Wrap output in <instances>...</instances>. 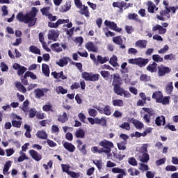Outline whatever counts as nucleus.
<instances>
[{
    "label": "nucleus",
    "mask_w": 178,
    "mask_h": 178,
    "mask_svg": "<svg viewBox=\"0 0 178 178\" xmlns=\"http://www.w3.org/2000/svg\"><path fill=\"white\" fill-rule=\"evenodd\" d=\"M37 13H38V10L35 7H32L31 10L26 13V15L23 14V12H19L16 15V19L20 23H25V24H29V27L32 26H35L37 23Z\"/></svg>",
    "instance_id": "nucleus-1"
},
{
    "label": "nucleus",
    "mask_w": 178,
    "mask_h": 178,
    "mask_svg": "<svg viewBox=\"0 0 178 178\" xmlns=\"http://www.w3.org/2000/svg\"><path fill=\"white\" fill-rule=\"evenodd\" d=\"M113 79L112 86H113V87L122 86V84H123V80H122V77H120V74L119 73L113 74Z\"/></svg>",
    "instance_id": "nucleus-10"
},
{
    "label": "nucleus",
    "mask_w": 178,
    "mask_h": 178,
    "mask_svg": "<svg viewBox=\"0 0 178 178\" xmlns=\"http://www.w3.org/2000/svg\"><path fill=\"white\" fill-rule=\"evenodd\" d=\"M169 51V46L168 44L164 45V47L158 51V54H166Z\"/></svg>",
    "instance_id": "nucleus-62"
},
{
    "label": "nucleus",
    "mask_w": 178,
    "mask_h": 178,
    "mask_svg": "<svg viewBox=\"0 0 178 178\" xmlns=\"http://www.w3.org/2000/svg\"><path fill=\"white\" fill-rule=\"evenodd\" d=\"M96 124H100L103 127H106L108 125L106 117H102L101 118H96Z\"/></svg>",
    "instance_id": "nucleus-23"
},
{
    "label": "nucleus",
    "mask_w": 178,
    "mask_h": 178,
    "mask_svg": "<svg viewBox=\"0 0 178 178\" xmlns=\"http://www.w3.org/2000/svg\"><path fill=\"white\" fill-rule=\"evenodd\" d=\"M97 111H98L99 113L101 115H106V116H111L112 115V108H111V106L106 105L104 107L97 106L95 107Z\"/></svg>",
    "instance_id": "nucleus-6"
},
{
    "label": "nucleus",
    "mask_w": 178,
    "mask_h": 178,
    "mask_svg": "<svg viewBox=\"0 0 178 178\" xmlns=\"http://www.w3.org/2000/svg\"><path fill=\"white\" fill-rule=\"evenodd\" d=\"M100 74L103 79H105L106 80H108L109 76H111V73H109L108 71H101Z\"/></svg>",
    "instance_id": "nucleus-61"
},
{
    "label": "nucleus",
    "mask_w": 178,
    "mask_h": 178,
    "mask_svg": "<svg viewBox=\"0 0 178 178\" xmlns=\"http://www.w3.org/2000/svg\"><path fill=\"white\" fill-rule=\"evenodd\" d=\"M69 62L67 61V58H63L59 60V62H57L56 64L60 67H63L65 65H67Z\"/></svg>",
    "instance_id": "nucleus-44"
},
{
    "label": "nucleus",
    "mask_w": 178,
    "mask_h": 178,
    "mask_svg": "<svg viewBox=\"0 0 178 178\" xmlns=\"http://www.w3.org/2000/svg\"><path fill=\"white\" fill-rule=\"evenodd\" d=\"M110 65L113 66V67H116L119 66V64L118 63V56H113L109 60Z\"/></svg>",
    "instance_id": "nucleus-38"
},
{
    "label": "nucleus",
    "mask_w": 178,
    "mask_h": 178,
    "mask_svg": "<svg viewBox=\"0 0 178 178\" xmlns=\"http://www.w3.org/2000/svg\"><path fill=\"white\" fill-rule=\"evenodd\" d=\"M67 175L72 178H79L80 177V172H75L73 171H70Z\"/></svg>",
    "instance_id": "nucleus-63"
},
{
    "label": "nucleus",
    "mask_w": 178,
    "mask_h": 178,
    "mask_svg": "<svg viewBox=\"0 0 178 178\" xmlns=\"http://www.w3.org/2000/svg\"><path fill=\"white\" fill-rule=\"evenodd\" d=\"M133 123L138 130H141L144 127V124L138 120H134Z\"/></svg>",
    "instance_id": "nucleus-45"
},
{
    "label": "nucleus",
    "mask_w": 178,
    "mask_h": 178,
    "mask_svg": "<svg viewBox=\"0 0 178 178\" xmlns=\"http://www.w3.org/2000/svg\"><path fill=\"white\" fill-rule=\"evenodd\" d=\"M121 85H118L117 86H113V91L115 94H117V95H120V97H123V92L124 91V89L122 87H120Z\"/></svg>",
    "instance_id": "nucleus-27"
},
{
    "label": "nucleus",
    "mask_w": 178,
    "mask_h": 178,
    "mask_svg": "<svg viewBox=\"0 0 178 178\" xmlns=\"http://www.w3.org/2000/svg\"><path fill=\"white\" fill-rule=\"evenodd\" d=\"M88 115L89 116H91L92 118H95L97 115H98V111L94 108H89L88 109Z\"/></svg>",
    "instance_id": "nucleus-54"
},
{
    "label": "nucleus",
    "mask_w": 178,
    "mask_h": 178,
    "mask_svg": "<svg viewBox=\"0 0 178 178\" xmlns=\"http://www.w3.org/2000/svg\"><path fill=\"white\" fill-rule=\"evenodd\" d=\"M127 172L129 173L130 176H138V175H140V171H138V170L131 167L128 169Z\"/></svg>",
    "instance_id": "nucleus-39"
},
{
    "label": "nucleus",
    "mask_w": 178,
    "mask_h": 178,
    "mask_svg": "<svg viewBox=\"0 0 178 178\" xmlns=\"http://www.w3.org/2000/svg\"><path fill=\"white\" fill-rule=\"evenodd\" d=\"M152 98L156 99V102L159 104L162 98H163V94L161 91H156L152 94Z\"/></svg>",
    "instance_id": "nucleus-19"
},
{
    "label": "nucleus",
    "mask_w": 178,
    "mask_h": 178,
    "mask_svg": "<svg viewBox=\"0 0 178 178\" xmlns=\"http://www.w3.org/2000/svg\"><path fill=\"white\" fill-rule=\"evenodd\" d=\"M15 86L16 87L17 90L19 91V92H22L23 94H26V92H27V88L24 87V85H23L22 82L15 81Z\"/></svg>",
    "instance_id": "nucleus-15"
},
{
    "label": "nucleus",
    "mask_w": 178,
    "mask_h": 178,
    "mask_svg": "<svg viewBox=\"0 0 178 178\" xmlns=\"http://www.w3.org/2000/svg\"><path fill=\"white\" fill-rule=\"evenodd\" d=\"M35 98L40 99L42 97H44L45 95L44 90L41 88H37L34 90Z\"/></svg>",
    "instance_id": "nucleus-28"
},
{
    "label": "nucleus",
    "mask_w": 178,
    "mask_h": 178,
    "mask_svg": "<svg viewBox=\"0 0 178 178\" xmlns=\"http://www.w3.org/2000/svg\"><path fill=\"white\" fill-rule=\"evenodd\" d=\"M51 49L54 52H62L63 49L60 47V44L59 43H54L51 45Z\"/></svg>",
    "instance_id": "nucleus-29"
},
{
    "label": "nucleus",
    "mask_w": 178,
    "mask_h": 178,
    "mask_svg": "<svg viewBox=\"0 0 178 178\" xmlns=\"http://www.w3.org/2000/svg\"><path fill=\"white\" fill-rule=\"evenodd\" d=\"M140 81H144V83H147V81H149L151 80V77L145 74H142L140 76Z\"/></svg>",
    "instance_id": "nucleus-50"
},
{
    "label": "nucleus",
    "mask_w": 178,
    "mask_h": 178,
    "mask_svg": "<svg viewBox=\"0 0 178 178\" xmlns=\"http://www.w3.org/2000/svg\"><path fill=\"white\" fill-rule=\"evenodd\" d=\"M27 77L28 76H26V74H24V76H22L20 77V80H21L23 86H29V80L27 79Z\"/></svg>",
    "instance_id": "nucleus-53"
},
{
    "label": "nucleus",
    "mask_w": 178,
    "mask_h": 178,
    "mask_svg": "<svg viewBox=\"0 0 178 178\" xmlns=\"http://www.w3.org/2000/svg\"><path fill=\"white\" fill-rule=\"evenodd\" d=\"M30 102H29V100H25L23 103V106L22 110L23 112H29V104Z\"/></svg>",
    "instance_id": "nucleus-58"
},
{
    "label": "nucleus",
    "mask_w": 178,
    "mask_h": 178,
    "mask_svg": "<svg viewBox=\"0 0 178 178\" xmlns=\"http://www.w3.org/2000/svg\"><path fill=\"white\" fill-rule=\"evenodd\" d=\"M26 72H27V67L24 66H21V67L17 70V75L23 76V74H24Z\"/></svg>",
    "instance_id": "nucleus-52"
},
{
    "label": "nucleus",
    "mask_w": 178,
    "mask_h": 178,
    "mask_svg": "<svg viewBox=\"0 0 178 178\" xmlns=\"http://www.w3.org/2000/svg\"><path fill=\"white\" fill-rule=\"evenodd\" d=\"M120 129H124L129 131L130 130V124L129 122H123L121 125H120Z\"/></svg>",
    "instance_id": "nucleus-60"
},
{
    "label": "nucleus",
    "mask_w": 178,
    "mask_h": 178,
    "mask_svg": "<svg viewBox=\"0 0 178 178\" xmlns=\"http://www.w3.org/2000/svg\"><path fill=\"white\" fill-rule=\"evenodd\" d=\"M113 8H118V9H120V12L123 13V8L124 10L130 8V3H127L124 2V1H119L117 2H113Z\"/></svg>",
    "instance_id": "nucleus-7"
},
{
    "label": "nucleus",
    "mask_w": 178,
    "mask_h": 178,
    "mask_svg": "<svg viewBox=\"0 0 178 178\" xmlns=\"http://www.w3.org/2000/svg\"><path fill=\"white\" fill-rule=\"evenodd\" d=\"M129 63L131 65H136L139 67H145L148 65L149 60L148 58H143L141 57L137 58H131L129 60Z\"/></svg>",
    "instance_id": "nucleus-3"
},
{
    "label": "nucleus",
    "mask_w": 178,
    "mask_h": 178,
    "mask_svg": "<svg viewBox=\"0 0 178 178\" xmlns=\"http://www.w3.org/2000/svg\"><path fill=\"white\" fill-rule=\"evenodd\" d=\"M51 76L54 77V79H60L61 80H66L67 79V76H65L63 74V71H61L60 72H56V71L51 72Z\"/></svg>",
    "instance_id": "nucleus-20"
},
{
    "label": "nucleus",
    "mask_w": 178,
    "mask_h": 178,
    "mask_svg": "<svg viewBox=\"0 0 178 178\" xmlns=\"http://www.w3.org/2000/svg\"><path fill=\"white\" fill-rule=\"evenodd\" d=\"M148 161H149V154H148V153H143L140 159V162H143V163H147Z\"/></svg>",
    "instance_id": "nucleus-47"
},
{
    "label": "nucleus",
    "mask_w": 178,
    "mask_h": 178,
    "mask_svg": "<svg viewBox=\"0 0 178 178\" xmlns=\"http://www.w3.org/2000/svg\"><path fill=\"white\" fill-rule=\"evenodd\" d=\"M29 51L32 54H35V55H41V50L37 47V46L31 45L29 47Z\"/></svg>",
    "instance_id": "nucleus-36"
},
{
    "label": "nucleus",
    "mask_w": 178,
    "mask_h": 178,
    "mask_svg": "<svg viewBox=\"0 0 178 178\" xmlns=\"http://www.w3.org/2000/svg\"><path fill=\"white\" fill-rule=\"evenodd\" d=\"M128 19L129 20H134V22H136L137 23H141V19L138 18V15L136 13H129L128 15Z\"/></svg>",
    "instance_id": "nucleus-31"
},
{
    "label": "nucleus",
    "mask_w": 178,
    "mask_h": 178,
    "mask_svg": "<svg viewBox=\"0 0 178 178\" xmlns=\"http://www.w3.org/2000/svg\"><path fill=\"white\" fill-rule=\"evenodd\" d=\"M63 146L68 152H74L76 151L74 145L69 142H63Z\"/></svg>",
    "instance_id": "nucleus-14"
},
{
    "label": "nucleus",
    "mask_w": 178,
    "mask_h": 178,
    "mask_svg": "<svg viewBox=\"0 0 178 178\" xmlns=\"http://www.w3.org/2000/svg\"><path fill=\"white\" fill-rule=\"evenodd\" d=\"M105 26L109 27L111 30H113L114 31H117V33H120L122 31V28H118V24L115 23V22H111L108 20H105L104 22Z\"/></svg>",
    "instance_id": "nucleus-9"
},
{
    "label": "nucleus",
    "mask_w": 178,
    "mask_h": 178,
    "mask_svg": "<svg viewBox=\"0 0 178 178\" xmlns=\"http://www.w3.org/2000/svg\"><path fill=\"white\" fill-rule=\"evenodd\" d=\"M173 82H169L165 87V92L170 95L173 92Z\"/></svg>",
    "instance_id": "nucleus-33"
},
{
    "label": "nucleus",
    "mask_w": 178,
    "mask_h": 178,
    "mask_svg": "<svg viewBox=\"0 0 178 178\" xmlns=\"http://www.w3.org/2000/svg\"><path fill=\"white\" fill-rule=\"evenodd\" d=\"M29 155H31V158L34 159V161H36V162H40L41 159H42V155L40 154L38 152L31 149L29 150Z\"/></svg>",
    "instance_id": "nucleus-11"
},
{
    "label": "nucleus",
    "mask_w": 178,
    "mask_h": 178,
    "mask_svg": "<svg viewBox=\"0 0 178 178\" xmlns=\"http://www.w3.org/2000/svg\"><path fill=\"white\" fill-rule=\"evenodd\" d=\"M86 48L90 52H98V48H97V46L92 42H88L86 44Z\"/></svg>",
    "instance_id": "nucleus-18"
},
{
    "label": "nucleus",
    "mask_w": 178,
    "mask_h": 178,
    "mask_svg": "<svg viewBox=\"0 0 178 178\" xmlns=\"http://www.w3.org/2000/svg\"><path fill=\"white\" fill-rule=\"evenodd\" d=\"M99 145L100 147H102V151L103 153H108L110 152V151H112V148L115 147L113 145V143L104 139V140H102L99 143Z\"/></svg>",
    "instance_id": "nucleus-4"
},
{
    "label": "nucleus",
    "mask_w": 178,
    "mask_h": 178,
    "mask_svg": "<svg viewBox=\"0 0 178 178\" xmlns=\"http://www.w3.org/2000/svg\"><path fill=\"white\" fill-rule=\"evenodd\" d=\"M154 62L159 63V62H163V58L161 57L159 54H154L152 56Z\"/></svg>",
    "instance_id": "nucleus-46"
},
{
    "label": "nucleus",
    "mask_w": 178,
    "mask_h": 178,
    "mask_svg": "<svg viewBox=\"0 0 178 178\" xmlns=\"http://www.w3.org/2000/svg\"><path fill=\"white\" fill-rule=\"evenodd\" d=\"M113 42L114 44H116V45H120L123 44V39H122L121 36H115L113 38Z\"/></svg>",
    "instance_id": "nucleus-42"
},
{
    "label": "nucleus",
    "mask_w": 178,
    "mask_h": 178,
    "mask_svg": "<svg viewBox=\"0 0 178 178\" xmlns=\"http://www.w3.org/2000/svg\"><path fill=\"white\" fill-rule=\"evenodd\" d=\"M11 123H12L13 127L20 129V127H22V121L13 120Z\"/></svg>",
    "instance_id": "nucleus-56"
},
{
    "label": "nucleus",
    "mask_w": 178,
    "mask_h": 178,
    "mask_svg": "<svg viewBox=\"0 0 178 178\" xmlns=\"http://www.w3.org/2000/svg\"><path fill=\"white\" fill-rule=\"evenodd\" d=\"M81 76L82 79H84L86 81H98L99 80V75L98 74L84 72H82Z\"/></svg>",
    "instance_id": "nucleus-5"
},
{
    "label": "nucleus",
    "mask_w": 178,
    "mask_h": 178,
    "mask_svg": "<svg viewBox=\"0 0 178 178\" xmlns=\"http://www.w3.org/2000/svg\"><path fill=\"white\" fill-rule=\"evenodd\" d=\"M106 62H109V57H102L101 55H98L97 56L96 66L98 65H104V63H106Z\"/></svg>",
    "instance_id": "nucleus-16"
},
{
    "label": "nucleus",
    "mask_w": 178,
    "mask_h": 178,
    "mask_svg": "<svg viewBox=\"0 0 178 178\" xmlns=\"http://www.w3.org/2000/svg\"><path fill=\"white\" fill-rule=\"evenodd\" d=\"M143 111H144V112H147V113H148V116H154V115H155V113L154 111V109L152 108H148L147 107H143Z\"/></svg>",
    "instance_id": "nucleus-49"
},
{
    "label": "nucleus",
    "mask_w": 178,
    "mask_h": 178,
    "mask_svg": "<svg viewBox=\"0 0 178 178\" xmlns=\"http://www.w3.org/2000/svg\"><path fill=\"white\" fill-rule=\"evenodd\" d=\"M163 5H164V10L162 9L159 11V15H156V17L157 20H160L161 22H165L166 19H165V16L167 17V19H170V6H169V3L166 1H163Z\"/></svg>",
    "instance_id": "nucleus-2"
},
{
    "label": "nucleus",
    "mask_w": 178,
    "mask_h": 178,
    "mask_svg": "<svg viewBox=\"0 0 178 178\" xmlns=\"http://www.w3.org/2000/svg\"><path fill=\"white\" fill-rule=\"evenodd\" d=\"M25 74L27 77H30L32 80H37V75H35L33 72L27 71L25 72Z\"/></svg>",
    "instance_id": "nucleus-55"
},
{
    "label": "nucleus",
    "mask_w": 178,
    "mask_h": 178,
    "mask_svg": "<svg viewBox=\"0 0 178 178\" xmlns=\"http://www.w3.org/2000/svg\"><path fill=\"white\" fill-rule=\"evenodd\" d=\"M148 42L145 40H139L136 42L135 45L138 47V48H140L141 49L144 48H147V44Z\"/></svg>",
    "instance_id": "nucleus-24"
},
{
    "label": "nucleus",
    "mask_w": 178,
    "mask_h": 178,
    "mask_svg": "<svg viewBox=\"0 0 178 178\" xmlns=\"http://www.w3.org/2000/svg\"><path fill=\"white\" fill-rule=\"evenodd\" d=\"M128 162L129 165H131V166H137V160L134 157H131L129 159Z\"/></svg>",
    "instance_id": "nucleus-64"
},
{
    "label": "nucleus",
    "mask_w": 178,
    "mask_h": 178,
    "mask_svg": "<svg viewBox=\"0 0 178 178\" xmlns=\"http://www.w3.org/2000/svg\"><path fill=\"white\" fill-rule=\"evenodd\" d=\"M42 110L44 112H54V108L52 107L51 103L44 105Z\"/></svg>",
    "instance_id": "nucleus-41"
},
{
    "label": "nucleus",
    "mask_w": 178,
    "mask_h": 178,
    "mask_svg": "<svg viewBox=\"0 0 178 178\" xmlns=\"http://www.w3.org/2000/svg\"><path fill=\"white\" fill-rule=\"evenodd\" d=\"M87 145L84 144L81 146H80L79 147H78L79 151H80V152L81 154H83V155H87Z\"/></svg>",
    "instance_id": "nucleus-51"
},
{
    "label": "nucleus",
    "mask_w": 178,
    "mask_h": 178,
    "mask_svg": "<svg viewBox=\"0 0 178 178\" xmlns=\"http://www.w3.org/2000/svg\"><path fill=\"white\" fill-rule=\"evenodd\" d=\"M42 72L46 77H49V66L47 64L43 63L42 65Z\"/></svg>",
    "instance_id": "nucleus-32"
},
{
    "label": "nucleus",
    "mask_w": 178,
    "mask_h": 178,
    "mask_svg": "<svg viewBox=\"0 0 178 178\" xmlns=\"http://www.w3.org/2000/svg\"><path fill=\"white\" fill-rule=\"evenodd\" d=\"M36 136L38 138H40L41 140H47L48 138V135L44 131H38Z\"/></svg>",
    "instance_id": "nucleus-35"
},
{
    "label": "nucleus",
    "mask_w": 178,
    "mask_h": 178,
    "mask_svg": "<svg viewBox=\"0 0 178 178\" xmlns=\"http://www.w3.org/2000/svg\"><path fill=\"white\" fill-rule=\"evenodd\" d=\"M10 166H12V161H6V164L4 165V168L3 169V175H8V172H9V169H10Z\"/></svg>",
    "instance_id": "nucleus-37"
},
{
    "label": "nucleus",
    "mask_w": 178,
    "mask_h": 178,
    "mask_svg": "<svg viewBox=\"0 0 178 178\" xmlns=\"http://www.w3.org/2000/svg\"><path fill=\"white\" fill-rule=\"evenodd\" d=\"M49 7H44L40 10V12H42V14L44 16H46L47 17L48 15H49Z\"/></svg>",
    "instance_id": "nucleus-59"
},
{
    "label": "nucleus",
    "mask_w": 178,
    "mask_h": 178,
    "mask_svg": "<svg viewBox=\"0 0 178 178\" xmlns=\"http://www.w3.org/2000/svg\"><path fill=\"white\" fill-rule=\"evenodd\" d=\"M75 137L76 138H84L86 137V132L83 129H79L75 132Z\"/></svg>",
    "instance_id": "nucleus-34"
},
{
    "label": "nucleus",
    "mask_w": 178,
    "mask_h": 178,
    "mask_svg": "<svg viewBox=\"0 0 178 178\" xmlns=\"http://www.w3.org/2000/svg\"><path fill=\"white\" fill-rule=\"evenodd\" d=\"M155 123L156 124V126H162V123H163V126H165V124H166V120H165V116L161 115V116H158L156 118L155 120Z\"/></svg>",
    "instance_id": "nucleus-22"
},
{
    "label": "nucleus",
    "mask_w": 178,
    "mask_h": 178,
    "mask_svg": "<svg viewBox=\"0 0 178 178\" xmlns=\"http://www.w3.org/2000/svg\"><path fill=\"white\" fill-rule=\"evenodd\" d=\"M152 31H158V34L162 35L165 34L167 31L166 29L163 28V26L156 24L152 27Z\"/></svg>",
    "instance_id": "nucleus-17"
},
{
    "label": "nucleus",
    "mask_w": 178,
    "mask_h": 178,
    "mask_svg": "<svg viewBox=\"0 0 178 178\" xmlns=\"http://www.w3.org/2000/svg\"><path fill=\"white\" fill-rule=\"evenodd\" d=\"M59 37V33L55 31V29H51L48 33V40H51L52 41H56Z\"/></svg>",
    "instance_id": "nucleus-13"
},
{
    "label": "nucleus",
    "mask_w": 178,
    "mask_h": 178,
    "mask_svg": "<svg viewBox=\"0 0 178 178\" xmlns=\"http://www.w3.org/2000/svg\"><path fill=\"white\" fill-rule=\"evenodd\" d=\"M79 13L83 15L86 17H90V11L88 10V7L85 5H82V7L79 8Z\"/></svg>",
    "instance_id": "nucleus-25"
},
{
    "label": "nucleus",
    "mask_w": 178,
    "mask_h": 178,
    "mask_svg": "<svg viewBox=\"0 0 178 178\" xmlns=\"http://www.w3.org/2000/svg\"><path fill=\"white\" fill-rule=\"evenodd\" d=\"M157 68H158V74L159 77H162L163 76H165L166 74H169V73L172 72V69L163 65H159Z\"/></svg>",
    "instance_id": "nucleus-8"
},
{
    "label": "nucleus",
    "mask_w": 178,
    "mask_h": 178,
    "mask_svg": "<svg viewBox=\"0 0 178 178\" xmlns=\"http://www.w3.org/2000/svg\"><path fill=\"white\" fill-rule=\"evenodd\" d=\"M158 9L159 8L156 7V5H155L152 1H147V12L149 13H155V11L158 12Z\"/></svg>",
    "instance_id": "nucleus-12"
},
{
    "label": "nucleus",
    "mask_w": 178,
    "mask_h": 178,
    "mask_svg": "<svg viewBox=\"0 0 178 178\" xmlns=\"http://www.w3.org/2000/svg\"><path fill=\"white\" fill-rule=\"evenodd\" d=\"M126 144H127V142L126 141H122L120 143H118L117 144L118 148L120 151H124L126 149Z\"/></svg>",
    "instance_id": "nucleus-43"
},
{
    "label": "nucleus",
    "mask_w": 178,
    "mask_h": 178,
    "mask_svg": "<svg viewBox=\"0 0 178 178\" xmlns=\"http://www.w3.org/2000/svg\"><path fill=\"white\" fill-rule=\"evenodd\" d=\"M112 104H113V106L122 107V106H123V105H124V102H123V100L119 99L113 100Z\"/></svg>",
    "instance_id": "nucleus-40"
},
{
    "label": "nucleus",
    "mask_w": 178,
    "mask_h": 178,
    "mask_svg": "<svg viewBox=\"0 0 178 178\" xmlns=\"http://www.w3.org/2000/svg\"><path fill=\"white\" fill-rule=\"evenodd\" d=\"M69 120V118H67V113L64 112L63 115H58V121L60 123H66Z\"/></svg>",
    "instance_id": "nucleus-30"
},
{
    "label": "nucleus",
    "mask_w": 178,
    "mask_h": 178,
    "mask_svg": "<svg viewBox=\"0 0 178 178\" xmlns=\"http://www.w3.org/2000/svg\"><path fill=\"white\" fill-rule=\"evenodd\" d=\"M165 60H175L176 56L173 54H167L164 56Z\"/></svg>",
    "instance_id": "nucleus-57"
},
{
    "label": "nucleus",
    "mask_w": 178,
    "mask_h": 178,
    "mask_svg": "<svg viewBox=\"0 0 178 178\" xmlns=\"http://www.w3.org/2000/svg\"><path fill=\"white\" fill-rule=\"evenodd\" d=\"M170 98L169 97H161V99L159 102V104H162L163 105H169L170 102Z\"/></svg>",
    "instance_id": "nucleus-48"
},
{
    "label": "nucleus",
    "mask_w": 178,
    "mask_h": 178,
    "mask_svg": "<svg viewBox=\"0 0 178 178\" xmlns=\"http://www.w3.org/2000/svg\"><path fill=\"white\" fill-rule=\"evenodd\" d=\"M70 8H72V1H67L65 4L63 5L60 8V12L65 13L70 10Z\"/></svg>",
    "instance_id": "nucleus-21"
},
{
    "label": "nucleus",
    "mask_w": 178,
    "mask_h": 178,
    "mask_svg": "<svg viewBox=\"0 0 178 178\" xmlns=\"http://www.w3.org/2000/svg\"><path fill=\"white\" fill-rule=\"evenodd\" d=\"M156 67H158V64H156L155 62H153L152 64H149L146 69L147 72H150V73H156L157 70Z\"/></svg>",
    "instance_id": "nucleus-26"
}]
</instances>
